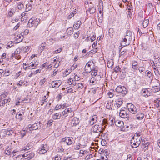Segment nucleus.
<instances>
[{
  "instance_id": "1",
  "label": "nucleus",
  "mask_w": 160,
  "mask_h": 160,
  "mask_svg": "<svg viewBox=\"0 0 160 160\" xmlns=\"http://www.w3.org/2000/svg\"><path fill=\"white\" fill-rule=\"evenodd\" d=\"M18 53L16 52V51H15L14 53L9 54L8 55H7L6 53H4L1 56V58H0V60L1 59L19 60L20 59V57L18 55Z\"/></svg>"
},
{
  "instance_id": "2",
  "label": "nucleus",
  "mask_w": 160,
  "mask_h": 160,
  "mask_svg": "<svg viewBox=\"0 0 160 160\" xmlns=\"http://www.w3.org/2000/svg\"><path fill=\"white\" fill-rule=\"evenodd\" d=\"M62 113V116L65 118L67 117L71 118L74 115V113L71 108H66Z\"/></svg>"
},
{
  "instance_id": "3",
  "label": "nucleus",
  "mask_w": 160,
  "mask_h": 160,
  "mask_svg": "<svg viewBox=\"0 0 160 160\" xmlns=\"http://www.w3.org/2000/svg\"><path fill=\"white\" fill-rule=\"evenodd\" d=\"M102 124L100 125L96 124L94 125L92 128V132H101L102 130H104L105 129V126L103 127Z\"/></svg>"
},
{
  "instance_id": "4",
  "label": "nucleus",
  "mask_w": 160,
  "mask_h": 160,
  "mask_svg": "<svg viewBox=\"0 0 160 160\" xmlns=\"http://www.w3.org/2000/svg\"><path fill=\"white\" fill-rule=\"evenodd\" d=\"M48 146L46 144H42L38 149L40 154L45 153L48 150Z\"/></svg>"
},
{
  "instance_id": "5",
  "label": "nucleus",
  "mask_w": 160,
  "mask_h": 160,
  "mask_svg": "<svg viewBox=\"0 0 160 160\" xmlns=\"http://www.w3.org/2000/svg\"><path fill=\"white\" fill-rule=\"evenodd\" d=\"M40 126L39 123H35L32 125L29 124L28 126L27 131L31 133L32 130H37Z\"/></svg>"
},
{
  "instance_id": "6",
  "label": "nucleus",
  "mask_w": 160,
  "mask_h": 160,
  "mask_svg": "<svg viewBox=\"0 0 160 160\" xmlns=\"http://www.w3.org/2000/svg\"><path fill=\"white\" fill-rule=\"evenodd\" d=\"M127 108L129 111L132 114H135L137 112V109L136 107L132 103H129L127 104Z\"/></svg>"
},
{
  "instance_id": "7",
  "label": "nucleus",
  "mask_w": 160,
  "mask_h": 160,
  "mask_svg": "<svg viewBox=\"0 0 160 160\" xmlns=\"http://www.w3.org/2000/svg\"><path fill=\"white\" fill-rule=\"evenodd\" d=\"M142 139V138H139L137 139H135V140L132 139L131 142L132 144V147L133 148H136L138 147L140 144Z\"/></svg>"
},
{
  "instance_id": "8",
  "label": "nucleus",
  "mask_w": 160,
  "mask_h": 160,
  "mask_svg": "<svg viewBox=\"0 0 160 160\" xmlns=\"http://www.w3.org/2000/svg\"><path fill=\"white\" fill-rule=\"evenodd\" d=\"M34 153L33 152L29 151L25 153L22 155L23 158L26 157L27 158H25L26 160H30L34 156Z\"/></svg>"
},
{
  "instance_id": "9",
  "label": "nucleus",
  "mask_w": 160,
  "mask_h": 160,
  "mask_svg": "<svg viewBox=\"0 0 160 160\" xmlns=\"http://www.w3.org/2000/svg\"><path fill=\"white\" fill-rule=\"evenodd\" d=\"M116 90L117 92L121 93L123 95H125L127 93L126 89L124 87L118 86Z\"/></svg>"
},
{
  "instance_id": "10",
  "label": "nucleus",
  "mask_w": 160,
  "mask_h": 160,
  "mask_svg": "<svg viewBox=\"0 0 160 160\" xmlns=\"http://www.w3.org/2000/svg\"><path fill=\"white\" fill-rule=\"evenodd\" d=\"M87 11L90 14H92L96 11V7L93 4L90 3L88 5V8Z\"/></svg>"
},
{
  "instance_id": "11",
  "label": "nucleus",
  "mask_w": 160,
  "mask_h": 160,
  "mask_svg": "<svg viewBox=\"0 0 160 160\" xmlns=\"http://www.w3.org/2000/svg\"><path fill=\"white\" fill-rule=\"evenodd\" d=\"M150 89L149 88L143 89L142 90V95L146 97L151 96L152 93L150 92Z\"/></svg>"
},
{
  "instance_id": "12",
  "label": "nucleus",
  "mask_w": 160,
  "mask_h": 160,
  "mask_svg": "<svg viewBox=\"0 0 160 160\" xmlns=\"http://www.w3.org/2000/svg\"><path fill=\"white\" fill-rule=\"evenodd\" d=\"M157 61H155V62H157V63H156V66H155V67H154L153 68V71L154 72L155 74L156 75L158 76L159 75H160V72L159 71V70L158 68V66H160V63H158V62H157Z\"/></svg>"
},
{
  "instance_id": "13",
  "label": "nucleus",
  "mask_w": 160,
  "mask_h": 160,
  "mask_svg": "<svg viewBox=\"0 0 160 160\" xmlns=\"http://www.w3.org/2000/svg\"><path fill=\"white\" fill-rule=\"evenodd\" d=\"M62 141L63 142H65L68 145H71L72 142V141L69 138H62Z\"/></svg>"
},
{
  "instance_id": "14",
  "label": "nucleus",
  "mask_w": 160,
  "mask_h": 160,
  "mask_svg": "<svg viewBox=\"0 0 160 160\" xmlns=\"http://www.w3.org/2000/svg\"><path fill=\"white\" fill-rule=\"evenodd\" d=\"M98 116L96 115H94L92 117L91 120L89 121V124L91 125H92L95 123L97 121Z\"/></svg>"
},
{
  "instance_id": "15",
  "label": "nucleus",
  "mask_w": 160,
  "mask_h": 160,
  "mask_svg": "<svg viewBox=\"0 0 160 160\" xmlns=\"http://www.w3.org/2000/svg\"><path fill=\"white\" fill-rule=\"evenodd\" d=\"M91 62H88L86 64L85 67V72L86 73H88L91 72V69L90 68V64L91 63Z\"/></svg>"
},
{
  "instance_id": "16",
  "label": "nucleus",
  "mask_w": 160,
  "mask_h": 160,
  "mask_svg": "<svg viewBox=\"0 0 160 160\" xmlns=\"http://www.w3.org/2000/svg\"><path fill=\"white\" fill-rule=\"evenodd\" d=\"M122 104V100L121 98L116 100L115 101V106L117 108L120 107Z\"/></svg>"
},
{
  "instance_id": "17",
  "label": "nucleus",
  "mask_w": 160,
  "mask_h": 160,
  "mask_svg": "<svg viewBox=\"0 0 160 160\" xmlns=\"http://www.w3.org/2000/svg\"><path fill=\"white\" fill-rule=\"evenodd\" d=\"M79 122V119L77 118H74L71 122L72 126H75L78 125Z\"/></svg>"
},
{
  "instance_id": "18",
  "label": "nucleus",
  "mask_w": 160,
  "mask_h": 160,
  "mask_svg": "<svg viewBox=\"0 0 160 160\" xmlns=\"http://www.w3.org/2000/svg\"><path fill=\"white\" fill-rule=\"evenodd\" d=\"M61 82L60 81H57L56 82H54L53 81L51 84V85L53 88H58L61 85Z\"/></svg>"
},
{
  "instance_id": "19",
  "label": "nucleus",
  "mask_w": 160,
  "mask_h": 160,
  "mask_svg": "<svg viewBox=\"0 0 160 160\" xmlns=\"http://www.w3.org/2000/svg\"><path fill=\"white\" fill-rule=\"evenodd\" d=\"M119 115L120 117L123 118H127L128 116L126 111L122 110H121L120 111Z\"/></svg>"
},
{
  "instance_id": "20",
  "label": "nucleus",
  "mask_w": 160,
  "mask_h": 160,
  "mask_svg": "<svg viewBox=\"0 0 160 160\" xmlns=\"http://www.w3.org/2000/svg\"><path fill=\"white\" fill-rule=\"evenodd\" d=\"M115 124L116 126L119 127H122L124 125V122L122 121H114Z\"/></svg>"
},
{
  "instance_id": "21",
  "label": "nucleus",
  "mask_w": 160,
  "mask_h": 160,
  "mask_svg": "<svg viewBox=\"0 0 160 160\" xmlns=\"http://www.w3.org/2000/svg\"><path fill=\"white\" fill-rule=\"evenodd\" d=\"M81 24V21L79 20L77 21V22L75 23L73 25V27L75 29H78L80 27V25Z\"/></svg>"
},
{
  "instance_id": "22",
  "label": "nucleus",
  "mask_w": 160,
  "mask_h": 160,
  "mask_svg": "<svg viewBox=\"0 0 160 160\" xmlns=\"http://www.w3.org/2000/svg\"><path fill=\"white\" fill-rule=\"evenodd\" d=\"M72 72V69L71 68H67L65 71L63 72V76L66 77L69 75Z\"/></svg>"
},
{
  "instance_id": "23",
  "label": "nucleus",
  "mask_w": 160,
  "mask_h": 160,
  "mask_svg": "<svg viewBox=\"0 0 160 160\" xmlns=\"http://www.w3.org/2000/svg\"><path fill=\"white\" fill-rule=\"evenodd\" d=\"M91 71L92 72L91 75L92 77L96 76V75L99 74L97 72L98 70L97 69L94 68L92 69Z\"/></svg>"
},
{
  "instance_id": "24",
  "label": "nucleus",
  "mask_w": 160,
  "mask_h": 160,
  "mask_svg": "<svg viewBox=\"0 0 160 160\" xmlns=\"http://www.w3.org/2000/svg\"><path fill=\"white\" fill-rule=\"evenodd\" d=\"M152 92H158L160 90V88L158 86H153L151 89Z\"/></svg>"
},
{
  "instance_id": "25",
  "label": "nucleus",
  "mask_w": 160,
  "mask_h": 160,
  "mask_svg": "<svg viewBox=\"0 0 160 160\" xmlns=\"http://www.w3.org/2000/svg\"><path fill=\"white\" fill-rule=\"evenodd\" d=\"M67 32L68 34L70 35L73 32V30L72 28L69 27L68 28L67 30Z\"/></svg>"
},
{
  "instance_id": "26",
  "label": "nucleus",
  "mask_w": 160,
  "mask_h": 160,
  "mask_svg": "<svg viewBox=\"0 0 160 160\" xmlns=\"http://www.w3.org/2000/svg\"><path fill=\"white\" fill-rule=\"evenodd\" d=\"M61 114L58 113L54 114L52 116L54 120L59 119L60 118Z\"/></svg>"
},
{
  "instance_id": "27",
  "label": "nucleus",
  "mask_w": 160,
  "mask_h": 160,
  "mask_svg": "<svg viewBox=\"0 0 160 160\" xmlns=\"http://www.w3.org/2000/svg\"><path fill=\"white\" fill-rule=\"evenodd\" d=\"M6 136V129H2L0 131V137L1 138Z\"/></svg>"
},
{
  "instance_id": "28",
  "label": "nucleus",
  "mask_w": 160,
  "mask_h": 160,
  "mask_svg": "<svg viewBox=\"0 0 160 160\" xmlns=\"http://www.w3.org/2000/svg\"><path fill=\"white\" fill-rule=\"evenodd\" d=\"M144 116V114L140 113L138 114L136 116L138 120H141L143 118Z\"/></svg>"
},
{
  "instance_id": "29",
  "label": "nucleus",
  "mask_w": 160,
  "mask_h": 160,
  "mask_svg": "<svg viewBox=\"0 0 160 160\" xmlns=\"http://www.w3.org/2000/svg\"><path fill=\"white\" fill-rule=\"evenodd\" d=\"M149 23V21L148 19L144 20L142 23L143 27L144 28H146L148 26Z\"/></svg>"
},
{
  "instance_id": "30",
  "label": "nucleus",
  "mask_w": 160,
  "mask_h": 160,
  "mask_svg": "<svg viewBox=\"0 0 160 160\" xmlns=\"http://www.w3.org/2000/svg\"><path fill=\"white\" fill-rule=\"evenodd\" d=\"M113 64V61H108L107 66L108 68H112Z\"/></svg>"
},
{
  "instance_id": "31",
  "label": "nucleus",
  "mask_w": 160,
  "mask_h": 160,
  "mask_svg": "<svg viewBox=\"0 0 160 160\" xmlns=\"http://www.w3.org/2000/svg\"><path fill=\"white\" fill-rule=\"evenodd\" d=\"M12 149L8 148L5 151V153L8 155H11Z\"/></svg>"
},
{
  "instance_id": "32",
  "label": "nucleus",
  "mask_w": 160,
  "mask_h": 160,
  "mask_svg": "<svg viewBox=\"0 0 160 160\" xmlns=\"http://www.w3.org/2000/svg\"><path fill=\"white\" fill-rule=\"evenodd\" d=\"M102 76V74L101 73L99 72L96 76L94 77L97 81L101 79Z\"/></svg>"
},
{
  "instance_id": "33",
  "label": "nucleus",
  "mask_w": 160,
  "mask_h": 160,
  "mask_svg": "<svg viewBox=\"0 0 160 160\" xmlns=\"http://www.w3.org/2000/svg\"><path fill=\"white\" fill-rule=\"evenodd\" d=\"M28 14L23 17H21V20L22 22H27L28 19Z\"/></svg>"
},
{
  "instance_id": "34",
  "label": "nucleus",
  "mask_w": 160,
  "mask_h": 160,
  "mask_svg": "<svg viewBox=\"0 0 160 160\" xmlns=\"http://www.w3.org/2000/svg\"><path fill=\"white\" fill-rule=\"evenodd\" d=\"M46 46V44L45 43H42L41 44L40 47V49L41 52H42L45 49V48Z\"/></svg>"
},
{
  "instance_id": "35",
  "label": "nucleus",
  "mask_w": 160,
  "mask_h": 160,
  "mask_svg": "<svg viewBox=\"0 0 160 160\" xmlns=\"http://www.w3.org/2000/svg\"><path fill=\"white\" fill-rule=\"evenodd\" d=\"M16 118L19 121H21L23 119L22 114L20 113L19 114H17L16 115Z\"/></svg>"
},
{
  "instance_id": "36",
  "label": "nucleus",
  "mask_w": 160,
  "mask_h": 160,
  "mask_svg": "<svg viewBox=\"0 0 160 160\" xmlns=\"http://www.w3.org/2000/svg\"><path fill=\"white\" fill-rule=\"evenodd\" d=\"M28 149L27 147H24L22 148H21L20 149L19 152L21 153H23L24 152L27 151Z\"/></svg>"
},
{
  "instance_id": "37",
  "label": "nucleus",
  "mask_w": 160,
  "mask_h": 160,
  "mask_svg": "<svg viewBox=\"0 0 160 160\" xmlns=\"http://www.w3.org/2000/svg\"><path fill=\"white\" fill-rule=\"evenodd\" d=\"M32 8V6L30 4H28L26 5V12H27L28 11H29L31 10Z\"/></svg>"
},
{
  "instance_id": "38",
  "label": "nucleus",
  "mask_w": 160,
  "mask_h": 160,
  "mask_svg": "<svg viewBox=\"0 0 160 160\" xmlns=\"http://www.w3.org/2000/svg\"><path fill=\"white\" fill-rule=\"evenodd\" d=\"M11 73L10 71L8 69H5L4 75L6 76H8Z\"/></svg>"
},
{
  "instance_id": "39",
  "label": "nucleus",
  "mask_w": 160,
  "mask_h": 160,
  "mask_svg": "<svg viewBox=\"0 0 160 160\" xmlns=\"http://www.w3.org/2000/svg\"><path fill=\"white\" fill-rule=\"evenodd\" d=\"M138 63L136 61H134L132 64V67L134 69H137L138 68Z\"/></svg>"
},
{
  "instance_id": "40",
  "label": "nucleus",
  "mask_w": 160,
  "mask_h": 160,
  "mask_svg": "<svg viewBox=\"0 0 160 160\" xmlns=\"http://www.w3.org/2000/svg\"><path fill=\"white\" fill-rule=\"evenodd\" d=\"M23 37L22 36H20V35L18 36L16 39L17 42H19L22 41L23 39Z\"/></svg>"
},
{
  "instance_id": "41",
  "label": "nucleus",
  "mask_w": 160,
  "mask_h": 160,
  "mask_svg": "<svg viewBox=\"0 0 160 160\" xmlns=\"http://www.w3.org/2000/svg\"><path fill=\"white\" fill-rule=\"evenodd\" d=\"M18 18L17 16H14L12 17V23H14L18 21Z\"/></svg>"
},
{
  "instance_id": "42",
  "label": "nucleus",
  "mask_w": 160,
  "mask_h": 160,
  "mask_svg": "<svg viewBox=\"0 0 160 160\" xmlns=\"http://www.w3.org/2000/svg\"><path fill=\"white\" fill-rule=\"evenodd\" d=\"M12 132H13L12 131L9 129H6V136L7 135H11L12 134Z\"/></svg>"
},
{
  "instance_id": "43",
  "label": "nucleus",
  "mask_w": 160,
  "mask_h": 160,
  "mask_svg": "<svg viewBox=\"0 0 160 160\" xmlns=\"http://www.w3.org/2000/svg\"><path fill=\"white\" fill-rule=\"evenodd\" d=\"M84 85L82 83H78L77 84V87L78 89H81L84 87Z\"/></svg>"
},
{
  "instance_id": "44",
  "label": "nucleus",
  "mask_w": 160,
  "mask_h": 160,
  "mask_svg": "<svg viewBox=\"0 0 160 160\" xmlns=\"http://www.w3.org/2000/svg\"><path fill=\"white\" fill-rule=\"evenodd\" d=\"M18 8L19 9H22L24 7V5L21 2L18 3Z\"/></svg>"
},
{
  "instance_id": "45",
  "label": "nucleus",
  "mask_w": 160,
  "mask_h": 160,
  "mask_svg": "<svg viewBox=\"0 0 160 160\" xmlns=\"http://www.w3.org/2000/svg\"><path fill=\"white\" fill-rule=\"evenodd\" d=\"M28 66L29 68L30 69H33L36 68V66L34 65V64L30 63L29 65L28 64Z\"/></svg>"
},
{
  "instance_id": "46",
  "label": "nucleus",
  "mask_w": 160,
  "mask_h": 160,
  "mask_svg": "<svg viewBox=\"0 0 160 160\" xmlns=\"http://www.w3.org/2000/svg\"><path fill=\"white\" fill-rule=\"evenodd\" d=\"M129 44V42H128L126 43L124 42L123 41H121V46H122L123 47H125V46H126L128 45Z\"/></svg>"
},
{
  "instance_id": "47",
  "label": "nucleus",
  "mask_w": 160,
  "mask_h": 160,
  "mask_svg": "<svg viewBox=\"0 0 160 160\" xmlns=\"http://www.w3.org/2000/svg\"><path fill=\"white\" fill-rule=\"evenodd\" d=\"M121 70L119 66H116L114 68V71L117 73L121 72Z\"/></svg>"
},
{
  "instance_id": "48",
  "label": "nucleus",
  "mask_w": 160,
  "mask_h": 160,
  "mask_svg": "<svg viewBox=\"0 0 160 160\" xmlns=\"http://www.w3.org/2000/svg\"><path fill=\"white\" fill-rule=\"evenodd\" d=\"M146 75L149 78H150V77L152 76V74L151 72L149 71H146L145 72Z\"/></svg>"
},
{
  "instance_id": "49",
  "label": "nucleus",
  "mask_w": 160,
  "mask_h": 160,
  "mask_svg": "<svg viewBox=\"0 0 160 160\" xmlns=\"http://www.w3.org/2000/svg\"><path fill=\"white\" fill-rule=\"evenodd\" d=\"M14 45V43L13 42L11 43H8L7 44V47H6V48H10L12 47Z\"/></svg>"
},
{
  "instance_id": "50",
  "label": "nucleus",
  "mask_w": 160,
  "mask_h": 160,
  "mask_svg": "<svg viewBox=\"0 0 160 160\" xmlns=\"http://www.w3.org/2000/svg\"><path fill=\"white\" fill-rule=\"evenodd\" d=\"M88 152L87 150H81L80 151V153L82 154L83 155H84L85 154H87Z\"/></svg>"
},
{
  "instance_id": "51",
  "label": "nucleus",
  "mask_w": 160,
  "mask_h": 160,
  "mask_svg": "<svg viewBox=\"0 0 160 160\" xmlns=\"http://www.w3.org/2000/svg\"><path fill=\"white\" fill-rule=\"evenodd\" d=\"M12 9L11 10L9 11L8 12V16L9 17H11L12 16L13 14L14 13V11H12Z\"/></svg>"
},
{
  "instance_id": "52",
  "label": "nucleus",
  "mask_w": 160,
  "mask_h": 160,
  "mask_svg": "<svg viewBox=\"0 0 160 160\" xmlns=\"http://www.w3.org/2000/svg\"><path fill=\"white\" fill-rule=\"evenodd\" d=\"M149 144V142H144V143H143V147L144 148H146L145 149H147V148H148Z\"/></svg>"
},
{
  "instance_id": "53",
  "label": "nucleus",
  "mask_w": 160,
  "mask_h": 160,
  "mask_svg": "<svg viewBox=\"0 0 160 160\" xmlns=\"http://www.w3.org/2000/svg\"><path fill=\"white\" fill-rule=\"evenodd\" d=\"M42 104H41L42 105L44 103V102H47L48 101V99H47V98H46V96H44L42 98Z\"/></svg>"
},
{
  "instance_id": "54",
  "label": "nucleus",
  "mask_w": 160,
  "mask_h": 160,
  "mask_svg": "<svg viewBox=\"0 0 160 160\" xmlns=\"http://www.w3.org/2000/svg\"><path fill=\"white\" fill-rule=\"evenodd\" d=\"M108 121L109 122H108L109 124L111 126L114 123H115V122H114V121H115L112 119L111 120L110 119Z\"/></svg>"
},
{
  "instance_id": "55",
  "label": "nucleus",
  "mask_w": 160,
  "mask_h": 160,
  "mask_svg": "<svg viewBox=\"0 0 160 160\" xmlns=\"http://www.w3.org/2000/svg\"><path fill=\"white\" fill-rule=\"evenodd\" d=\"M31 22L33 26L36 27L38 25V23H36L35 21L34 20H33L32 19Z\"/></svg>"
},
{
  "instance_id": "56",
  "label": "nucleus",
  "mask_w": 160,
  "mask_h": 160,
  "mask_svg": "<svg viewBox=\"0 0 160 160\" xmlns=\"http://www.w3.org/2000/svg\"><path fill=\"white\" fill-rule=\"evenodd\" d=\"M19 152V151H18L17 149L15 150H13V151H12L11 155H12L13 156L15 155L16 153H18V152Z\"/></svg>"
},
{
  "instance_id": "57",
  "label": "nucleus",
  "mask_w": 160,
  "mask_h": 160,
  "mask_svg": "<svg viewBox=\"0 0 160 160\" xmlns=\"http://www.w3.org/2000/svg\"><path fill=\"white\" fill-rule=\"evenodd\" d=\"M61 157L59 155L57 154L55 157V160H61Z\"/></svg>"
},
{
  "instance_id": "58",
  "label": "nucleus",
  "mask_w": 160,
  "mask_h": 160,
  "mask_svg": "<svg viewBox=\"0 0 160 160\" xmlns=\"http://www.w3.org/2000/svg\"><path fill=\"white\" fill-rule=\"evenodd\" d=\"M95 81L97 82V81L95 78H94V77H92V78L90 80V82L92 83H94Z\"/></svg>"
},
{
  "instance_id": "59",
  "label": "nucleus",
  "mask_w": 160,
  "mask_h": 160,
  "mask_svg": "<svg viewBox=\"0 0 160 160\" xmlns=\"http://www.w3.org/2000/svg\"><path fill=\"white\" fill-rule=\"evenodd\" d=\"M31 21H32V19H30L28 22V25L30 28H31V27H32V26H33L32 25V23Z\"/></svg>"
},
{
  "instance_id": "60",
  "label": "nucleus",
  "mask_w": 160,
  "mask_h": 160,
  "mask_svg": "<svg viewBox=\"0 0 160 160\" xmlns=\"http://www.w3.org/2000/svg\"><path fill=\"white\" fill-rule=\"evenodd\" d=\"M62 50V48H59L58 50L54 51L53 53H59Z\"/></svg>"
},
{
  "instance_id": "61",
  "label": "nucleus",
  "mask_w": 160,
  "mask_h": 160,
  "mask_svg": "<svg viewBox=\"0 0 160 160\" xmlns=\"http://www.w3.org/2000/svg\"><path fill=\"white\" fill-rule=\"evenodd\" d=\"M79 34H80V32L79 31H78V32H77L75 34H74V38H75V39H76L77 38H78Z\"/></svg>"
},
{
  "instance_id": "62",
  "label": "nucleus",
  "mask_w": 160,
  "mask_h": 160,
  "mask_svg": "<svg viewBox=\"0 0 160 160\" xmlns=\"http://www.w3.org/2000/svg\"><path fill=\"white\" fill-rule=\"evenodd\" d=\"M132 32L128 30L126 32V35L130 37V36H132Z\"/></svg>"
},
{
  "instance_id": "63",
  "label": "nucleus",
  "mask_w": 160,
  "mask_h": 160,
  "mask_svg": "<svg viewBox=\"0 0 160 160\" xmlns=\"http://www.w3.org/2000/svg\"><path fill=\"white\" fill-rule=\"evenodd\" d=\"M134 136H136L142 137L141 133L139 131L137 132H136L135 133Z\"/></svg>"
},
{
  "instance_id": "64",
  "label": "nucleus",
  "mask_w": 160,
  "mask_h": 160,
  "mask_svg": "<svg viewBox=\"0 0 160 160\" xmlns=\"http://www.w3.org/2000/svg\"><path fill=\"white\" fill-rule=\"evenodd\" d=\"M29 49H30V48H29V47L26 46V47H25L23 48V51L24 52H27L29 50Z\"/></svg>"
}]
</instances>
